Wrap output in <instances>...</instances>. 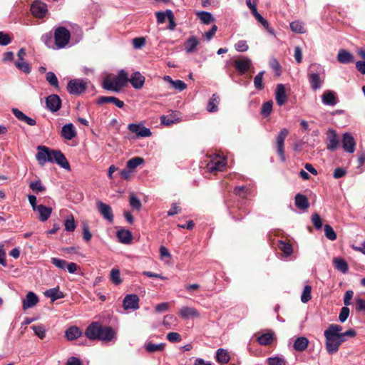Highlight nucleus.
<instances>
[{
    "label": "nucleus",
    "instance_id": "1",
    "mask_svg": "<svg viewBox=\"0 0 365 365\" xmlns=\"http://www.w3.org/2000/svg\"><path fill=\"white\" fill-rule=\"evenodd\" d=\"M342 327L339 324H331L324 330L325 346L329 354H334L339 351L340 346L346 341V337H354L356 331L350 329L342 332Z\"/></svg>",
    "mask_w": 365,
    "mask_h": 365
},
{
    "label": "nucleus",
    "instance_id": "2",
    "mask_svg": "<svg viewBox=\"0 0 365 365\" xmlns=\"http://www.w3.org/2000/svg\"><path fill=\"white\" fill-rule=\"evenodd\" d=\"M36 155V160L39 165H44L46 163H56L66 170H70V165L64 155L60 150H55L44 145L37 147Z\"/></svg>",
    "mask_w": 365,
    "mask_h": 365
},
{
    "label": "nucleus",
    "instance_id": "3",
    "mask_svg": "<svg viewBox=\"0 0 365 365\" xmlns=\"http://www.w3.org/2000/svg\"><path fill=\"white\" fill-rule=\"evenodd\" d=\"M85 336L91 340L109 342L116 339V331L110 327H103L99 322H93L86 328Z\"/></svg>",
    "mask_w": 365,
    "mask_h": 365
},
{
    "label": "nucleus",
    "instance_id": "4",
    "mask_svg": "<svg viewBox=\"0 0 365 365\" xmlns=\"http://www.w3.org/2000/svg\"><path fill=\"white\" fill-rule=\"evenodd\" d=\"M128 81L127 73L124 70H120L118 76L105 78L103 81V88L107 91L119 92Z\"/></svg>",
    "mask_w": 365,
    "mask_h": 365
},
{
    "label": "nucleus",
    "instance_id": "5",
    "mask_svg": "<svg viewBox=\"0 0 365 365\" xmlns=\"http://www.w3.org/2000/svg\"><path fill=\"white\" fill-rule=\"evenodd\" d=\"M71 38L70 31L63 26L56 29L54 32L55 45L56 48L61 49L66 47Z\"/></svg>",
    "mask_w": 365,
    "mask_h": 365
},
{
    "label": "nucleus",
    "instance_id": "6",
    "mask_svg": "<svg viewBox=\"0 0 365 365\" xmlns=\"http://www.w3.org/2000/svg\"><path fill=\"white\" fill-rule=\"evenodd\" d=\"M226 159L220 155H215L207 163L206 168L210 173L222 171L226 167Z\"/></svg>",
    "mask_w": 365,
    "mask_h": 365
},
{
    "label": "nucleus",
    "instance_id": "7",
    "mask_svg": "<svg viewBox=\"0 0 365 365\" xmlns=\"http://www.w3.org/2000/svg\"><path fill=\"white\" fill-rule=\"evenodd\" d=\"M289 135V130L287 128H282L276 138L277 152L282 162L286 160L284 153V140Z\"/></svg>",
    "mask_w": 365,
    "mask_h": 365
},
{
    "label": "nucleus",
    "instance_id": "8",
    "mask_svg": "<svg viewBox=\"0 0 365 365\" xmlns=\"http://www.w3.org/2000/svg\"><path fill=\"white\" fill-rule=\"evenodd\" d=\"M86 83L81 79L71 80L68 83V91L72 95H78L83 93L86 89Z\"/></svg>",
    "mask_w": 365,
    "mask_h": 365
},
{
    "label": "nucleus",
    "instance_id": "9",
    "mask_svg": "<svg viewBox=\"0 0 365 365\" xmlns=\"http://www.w3.org/2000/svg\"><path fill=\"white\" fill-rule=\"evenodd\" d=\"M233 65L239 74L245 73L252 65V61L247 56H241L233 61Z\"/></svg>",
    "mask_w": 365,
    "mask_h": 365
},
{
    "label": "nucleus",
    "instance_id": "10",
    "mask_svg": "<svg viewBox=\"0 0 365 365\" xmlns=\"http://www.w3.org/2000/svg\"><path fill=\"white\" fill-rule=\"evenodd\" d=\"M341 145L344 150L348 153H354L356 142L351 133H344L342 136Z\"/></svg>",
    "mask_w": 365,
    "mask_h": 365
},
{
    "label": "nucleus",
    "instance_id": "11",
    "mask_svg": "<svg viewBox=\"0 0 365 365\" xmlns=\"http://www.w3.org/2000/svg\"><path fill=\"white\" fill-rule=\"evenodd\" d=\"M96 207L99 213L102 217L108 220L110 223L113 222V213L112 208L108 204L103 202L102 201L98 200L96 202Z\"/></svg>",
    "mask_w": 365,
    "mask_h": 365
},
{
    "label": "nucleus",
    "instance_id": "12",
    "mask_svg": "<svg viewBox=\"0 0 365 365\" xmlns=\"http://www.w3.org/2000/svg\"><path fill=\"white\" fill-rule=\"evenodd\" d=\"M339 143L336 132L333 129H329L327 133V149L334 151L339 148Z\"/></svg>",
    "mask_w": 365,
    "mask_h": 365
},
{
    "label": "nucleus",
    "instance_id": "13",
    "mask_svg": "<svg viewBox=\"0 0 365 365\" xmlns=\"http://www.w3.org/2000/svg\"><path fill=\"white\" fill-rule=\"evenodd\" d=\"M128 129L133 133H135L137 137H150L152 133L149 128L143 126L142 123H130L128 126Z\"/></svg>",
    "mask_w": 365,
    "mask_h": 365
},
{
    "label": "nucleus",
    "instance_id": "14",
    "mask_svg": "<svg viewBox=\"0 0 365 365\" xmlns=\"http://www.w3.org/2000/svg\"><path fill=\"white\" fill-rule=\"evenodd\" d=\"M46 108L51 112L58 111L61 106V101L56 94H51L46 99Z\"/></svg>",
    "mask_w": 365,
    "mask_h": 365
},
{
    "label": "nucleus",
    "instance_id": "15",
    "mask_svg": "<svg viewBox=\"0 0 365 365\" xmlns=\"http://www.w3.org/2000/svg\"><path fill=\"white\" fill-rule=\"evenodd\" d=\"M139 298L136 294H127L123 302L125 310H135L139 308Z\"/></svg>",
    "mask_w": 365,
    "mask_h": 365
},
{
    "label": "nucleus",
    "instance_id": "16",
    "mask_svg": "<svg viewBox=\"0 0 365 365\" xmlns=\"http://www.w3.org/2000/svg\"><path fill=\"white\" fill-rule=\"evenodd\" d=\"M31 11L36 17L42 18L47 12V6L40 1H35L31 5Z\"/></svg>",
    "mask_w": 365,
    "mask_h": 365
},
{
    "label": "nucleus",
    "instance_id": "17",
    "mask_svg": "<svg viewBox=\"0 0 365 365\" xmlns=\"http://www.w3.org/2000/svg\"><path fill=\"white\" fill-rule=\"evenodd\" d=\"M309 82L310 86L313 91L319 89L324 83V79L319 76V74L317 72L310 71L308 73Z\"/></svg>",
    "mask_w": 365,
    "mask_h": 365
},
{
    "label": "nucleus",
    "instance_id": "18",
    "mask_svg": "<svg viewBox=\"0 0 365 365\" xmlns=\"http://www.w3.org/2000/svg\"><path fill=\"white\" fill-rule=\"evenodd\" d=\"M288 99L284 84H278L275 90V100L278 106L284 105Z\"/></svg>",
    "mask_w": 365,
    "mask_h": 365
},
{
    "label": "nucleus",
    "instance_id": "19",
    "mask_svg": "<svg viewBox=\"0 0 365 365\" xmlns=\"http://www.w3.org/2000/svg\"><path fill=\"white\" fill-rule=\"evenodd\" d=\"M39 302L38 296L33 292H29L22 302V307L24 310L32 308Z\"/></svg>",
    "mask_w": 365,
    "mask_h": 365
},
{
    "label": "nucleus",
    "instance_id": "20",
    "mask_svg": "<svg viewBox=\"0 0 365 365\" xmlns=\"http://www.w3.org/2000/svg\"><path fill=\"white\" fill-rule=\"evenodd\" d=\"M61 136L66 140H72L76 135V130L73 123L64 125L61 129Z\"/></svg>",
    "mask_w": 365,
    "mask_h": 365
},
{
    "label": "nucleus",
    "instance_id": "21",
    "mask_svg": "<svg viewBox=\"0 0 365 365\" xmlns=\"http://www.w3.org/2000/svg\"><path fill=\"white\" fill-rule=\"evenodd\" d=\"M113 103L115 106L119 108H122L124 106V102L114 96H100L97 100L98 105L104 103Z\"/></svg>",
    "mask_w": 365,
    "mask_h": 365
},
{
    "label": "nucleus",
    "instance_id": "22",
    "mask_svg": "<svg viewBox=\"0 0 365 365\" xmlns=\"http://www.w3.org/2000/svg\"><path fill=\"white\" fill-rule=\"evenodd\" d=\"M132 86L135 89L141 88L145 83V77L138 71L134 72L128 79Z\"/></svg>",
    "mask_w": 365,
    "mask_h": 365
},
{
    "label": "nucleus",
    "instance_id": "23",
    "mask_svg": "<svg viewBox=\"0 0 365 365\" xmlns=\"http://www.w3.org/2000/svg\"><path fill=\"white\" fill-rule=\"evenodd\" d=\"M322 101L324 105L329 106H334L338 102V99L332 91H325L322 96Z\"/></svg>",
    "mask_w": 365,
    "mask_h": 365
},
{
    "label": "nucleus",
    "instance_id": "24",
    "mask_svg": "<svg viewBox=\"0 0 365 365\" xmlns=\"http://www.w3.org/2000/svg\"><path fill=\"white\" fill-rule=\"evenodd\" d=\"M34 212L38 213V218L40 221L45 222L50 217L52 209L43 205H39Z\"/></svg>",
    "mask_w": 365,
    "mask_h": 365
},
{
    "label": "nucleus",
    "instance_id": "25",
    "mask_svg": "<svg viewBox=\"0 0 365 365\" xmlns=\"http://www.w3.org/2000/svg\"><path fill=\"white\" fill-rule=\"evenodd\" d=\"M12 113L14 116L20 121L24 122L26 124L34 126L36 124V121L35 119H33L26 114H24L22 111L19 110L18 108H12Z\"/></svg>",
    "mask_w": 365,
    "mask_h": 365
},
{
    "label": "nucleus",
    "instance_id": "26",
    "mask_svg": "<svg viewBox=\"0 0 365 365\" xmlns=\"http://www.w3.org/2000/svg\"><path fill=\"white\" fill-rule=\"evenodd\" d=\"M179 315L182 318L187 319L190 318L199 317L200 314L199 312L193 307H182L179 312Z\"/></svg>",
    "mask_w": 365,
    "mask_h": 365
},
{
    "label": "nucleus",
    "instance_id": "27",
    "mask_svg": "<svg viewBox=\"0 0 365 365\" xmlns=\"http://www.w3.org/2000/svg\"><path fill=\"white\" fill-rule=\"evenodd\" d=\"M163 80L170 84V87L178 91H182L187 88L186 83L181 80L174 81L170 76H165Z\"/></svg>",
    "mask_w": 365,
    "mask_h": 365
},
{
    "label": "nucleus",
    "instance_id": "28",
    "mask_svg": "<svg viewBox=\"0 0 365 365\" xmlns=\"http://www.w3.org/2000/svg\"><path fill=\"white\" fill-rule=\"evenodd\" d=\"M274 339V333L269 330L267 333L262 334L257 337V342L262 346L271 344Z\"/></svg>",
    "mask_w": 365,
    "mask_h": 365
},
{
    "label": "nucleus",
    "instance_id": "29",
    "mask_svg": "<svg viewBox=\"0 0 365 365\" xmlns=\"http://www.w3.org/2000/svg\"><path fill=\"white\" fill-rule=\"evenodd\" d=\"M199 43L200 41L198 38L195 36H192L185 42V50L188 53H193L196 51V48Z\"/></svg>",
    "mask_w": 365,
    "mask_h": 365
},
{
    "label": "nucleus",
    "instance_id": "30",
    "mask_svg": "<svg viewBox=\"0 0 365 365\" xmlns=\"http://www.w3.org/2000/svg\"><path fill=\"white\" fill-rule=\"evenodd\" d=\"M337 60L341 63H349L353 62L354 58L350 52L344 49H341L337 54Z\"/></svg>",
    "mask_w": 365,
    "mask_h": 365
},
{
    "label": "nucleus",
    "instance_id": "31",
    "mask_svg": "<svg viewBox=\"0 0 365 365\" xmlns=\"http://www.w3.org/2000/svg\"><path fill=\"white\" fill-rule=\"evenodd\" d=\"M82 334L81 330L76 326H72L66 329L65 332L66 337L68 340L72 341L74 340Z\"/></svg>",
    "mask_w": 365,
    "mask_h": 365
},
{
    "label": "nucleus",
    "instance_id": "32",
    "mask_svg": "<svg viewBox=\"0 0 365 365\" xmlns=\"http://www.w3.org/2000/svg\"><path fill=\"white\" fill-rule=\"evenodd\" d=\"M308 344V339L305 336H300L295 339L293 346L296 351H303L307 348Z\"/></svg>",
    "mask_w": 365,
    "mask_h": 365
},
{
    "label": "nucleus",
    "instance_id": "33",
    "mask_svg": "<svg viewBox=\"0 0 365 365\" xmlns=\"http://www.w3.org/2000/svg\"><path fill=\"white\" fill-rule=\"evenodd\" d=\"M44 294L50 298L52 302L64 297L63 293L59 290L58 287L49 289L45 292Z\"/></svg>",
    "mask_w": 365,
    "mask_h": 365
},
{
    "label": "nucleus",
    "instance_id": "34",
    "mask_svg": "<svg viewBox=\"0 0 365 365\" xmlns=\"http://www.w3.org/2000/svg\"><path fill=\"white\" fill-rule=\"evenodd\" d=\"M230 356L229 352L224 349H218L216 352V360L218 363L225 364L229 362Z\"/></svg>",
    "mask_w": 365,
    "mask_h": 365
},
{
    "label": "nucleus",
    "instance_id": "35",
    "mask_svg": "<svg viewBox=\"0 0 365 365\" xmlns=\"http://www.w3.org/2000/svg\"><path fill=\"white\" fill-rule=\"evenodd\" d=\"M196 16L203 24L207 25L215 21L212 14L208 11H197Z\"/></svg>",
    "mask_w": 365,
    "mask_h": 365
},
{
    "label": "nucleus",
    "instance_id": "36",
    "mask_svg": "<svg viewBox=\"0 0 365 365\" xmlns=\"http://www.w3.org/2000/svg\"><path fill=\"white\" fill-rule=\"evenodd\" d=\"M333 264L335 269L344 274L346 273L349 270V267L346 262L341 257L334 258Z\"/></svg>",
    "mask_w": 365,
    "mask_h": 365
},
{
    "label": "nucleus",
    "instance_id": "37",
    "mask_svg": "<svg viewBox=\"0 0 365 365\" xmlns=\"http://www.w3.org/2000/svg\"><path fill=\"white\" fill-rule=\"evenodd\" d=\"M119 241L124 244H128L132 240V235L130 232L125 230H120L117 232L116 235Z\"/></svg>",
    "mask_w": 365,
    "mask_h": 365
},
{
    "label": "nucleus",
    "instance_id": "38",
    "mask_svg": "<svg viewBox=\"0 0 365 365\" xmlns=\"http://www.w3.org/2000/svg\"><path fill=\"white\" fill-rule=\"evenodd\" d=\"M295 204L298 208L302 210H307L309 205L306 196L301 194H297L295 196Z\"/></svg>",
    "mask_w": 365,
    "mask_h": 365
},
{
    "label": "nucleus",
    "instance_id": "39",
    "mask_svg": "<svg viewBox=\"0 0 365 365\" xmlns=\"http://www.w3.org/2000/svg\"><path fill=\"white\" fill-rule=\"evenodd\" d=\"M220 102L219 96L217 94H212L211 98L210 99L207 110L210 113L216 112L218 110V104Z\"/></svg>",
    "mask_w": 365,
    "mask_h": 365
},
{
    "label": "nucleus",
    "instance_id": "40",
    "mask_svg": "<svg viewBox=\"0 0 365 365\" xmlns=\"http://www.w3.org/2000/svg\"><path fill=\"white\" fill-rule=\"evenodd\" d=\"M268 365H287V361L283 356L276 355L267 359Z\"/></svg>",
    "mask_w": 365,
    "mask_h": 365
},
{
    "label": "nucleus",
    "instance_id": "41",
    "mask_svg": "<svg viewBox=\"0 0 365 365\" xmlns=\"http://www.w3.org/2000/svg\"><path fill=\"white\" fill-rule=\"evenodd\" d=\"M165 347V343L160 344H153L151 342H148L145 345V350L149 353H154L156 351H162L164 350Z\"/></svg>",
    "mask_w": 365,
    "mask_h": 365
},
{
    "label": "nucleus",
    "instance_id": "42",
    "mask_svg": "<svg viewBox=\"0 0 365 365\" xmlns=\"http://www.w3.org/2000/svg\"><path fill=\"white\" fill-rule=\"evenodd\" d=\"M46 80L50 86L53 87L56 90H59L58 80L53 72L48 71L46 73Z\"/></svg>",
    "mask_w": 365,
    "mask_h": 365
},
{
    "label": "nucleus",
    "instance_id": "43",
    "mask_svg": "<svg viewBox=\"0 0 365 365\" xmlns=\"http://www.w3.org/2000/svg\"><path fill=\"white\" fill-rule=\"evenodd\" d=\"M291 30L297 34H305L307 30L304 27V24L299 21H294L289 24Z\"/></svg>",
    "mask_w": 365,
    "mask_h": 365
},
{
    "label": "nucleus",
    "instance_id": "44",
    "mask_svg": "<svg viewBox=\"0 0 365 365\" xmlns=\"http://www.w3.org/2000/svg\"><path fill=\"white\" fill-rule=\"evenodd\" d=\"M143 162H144L143 158H142L140 157H135V158H133L130 159L127 162L126 168H127V169L133 171L138 166H139L141 164H143Z\"/></svg>",
    "mask_w": 365,
    "mask_h": 365
},
{
    "label": "nucleus",
    "instance_id": "45",
    "mask_svg": "<svg viewBox=\"0 0 365 365\" xmlns=\"http://www.w3.org/2000/svg\"><path fill=\"white\" fill-rule=\"evenodd\" d=\"M29 187L36 194L46 190L45 186L42 185V182L39 179L31 182L29 184Z\"/></svg>",
    "mask_w": 365,
    "mask_h": 365
},
{
    "label": "nucleus",
    "instance_id": "46",
    "mask_svg": "<svg viewBox=\"0 0 365 365\" xmlns=\"http://www.w3.org/2000/svg\"><path fill=\"white\" fill-rule=\"evenodd\" d=\"M272 106H273L272 101H268L262 104V108H261V115L264 118L268 117L270 115V113H272Z\"/></svg>",
    "mask_w": 365,
    "mask_h": 365
},
{
    "label": "nucleus",
    "instance_id": "47",
    "mask_svg": "<svg viewBox=\"0 0 365 365\" xmlns=\"http://www.w3.org/2000/svg\"><path fill=\"white\" fill-rule=\"evenodd\" d=\"M160 122L164 125H171L177 122H178V119L175 118V115H162L160 117Z\"/></svg>",
    "mask_w": 365,
    "mask_h": 365
},
{
    "label": "nucleus",
    "instance_id": "48",
    "mask_svg": "<svg viewBox=\"0 0 365 365\" xmlns=\"http://www.w3.org/2000/svg\"><path fill=\"white\" fill-rule=\"evenodd\" d=\"M110 278L111 282L115 285H119L122 282V279L120 276V271L118 269L114 268L111 269Z\"/></svg>",
    "mask_w": 365,
    "mask_h": 365
},
{
    "label": "nucleus",
    "instance_id": "49",
    "mask_svg": "<svg viewBox=\"0 0 365 365\" xmlns=\"http://www.w3.org/2000/svg\"><path fill=\"white\" fill-rule=\"evenodd\" d=\"M279 249L282 251L287 256H289L292 253V247L289 243L284 241H279L278 244Z\"/></svg>",
    "mask_w": 365,
    "mask_h": 365
},
{
    "label": "nucleus",
    "instance_id": "50",
    "mask_svg": "<svg viewBox=\"0 0 365 365\" xmlns=\"http://www.w3.org/2000/svg\"><path fill=\"white\" fill-rule=\"evenodd\" d=\"M312 287L309 285H306L304 287V290L302 292V294L301 295V301L303 303L308 302L311 298H312Z\"/></svg>",
    "mask_w": 365,
    "mask_h": 365
},
{
    "label": "nucleus",
    "instance_id": "51",
    "mask_svg": "<svg viewBox=\"0 0 365 365\" xmlns=\"http://www.w3.org/2000/svg\"><path fill=\"white\" fill-rule=\"evenodd\" d=\"M65 230L68 232H73L76 227V225L73 215L69 216L64 222Z\"/></svg>",
    "mask_w": 365,
    "mask_h": 365
},
{
    "label": "nucleus",
    "instance_id": "52",
    "mask_svg": "<svg viewBox=\"0 0 365 365\" xmlns=\"http://www.w3.org/2000/svg\"><path fill=\"white\" fill-rule=\"evenodd\" d=\"M264 73V71H260L255 76L254 78V85L257 90H262L264 88L262 82Z\"/></svg>",
    "mask_w": 365,
    "mask_h": 365
},
{
    "label": "nucleus",
    "instance_id": "53",
    "mask_svg": "<svg viewBox=\"0 0 365 365\" xmlns=\"http://www.w3.org/2000/svg\"><path fill=\"white\" fill-rule=\"evenodd\" d=\"M324 230L325 236L327 239L331 241H334L336 239V234L330 225H325L324 227Z\"/></svg>",
    "mask_w": 365,
    "mask_h": 365
},
{
    "label": "nucleus",
    "instance_id": "54",
    "mask_svg": "<svg viewBox=\"0 0 365 365\" xmlns=\"http://www.w3.org/2000/svg\"><path fill=\"white\" fill-rule=\"evenodd\" d=\"M16 66L21 71L25 73H29L31 72V66L30 65L23 61H16L15 62Z\"/></svg>",
    "mask_w": 365,
    "mask_h": 365
},
{
    "label": "nucleus",
    "instance_id": "55",
    "mask_svg": "<svg viewBox=\"0 0 365 365\" xmlns=\"http://www.w3.org/2000/svg\"><path fill=\"white\" fill-rule=\"evenodd\" d=\"M31 329L38 338L42 339L46 336V330L43 325H34L31 327Z\"/></svg>",
    "mask_w": 365,
    "mask_h": 365
},
{
    "label": "nucleus",
    "instance_id": "56",
    "mask_svg": "<svg viewBox=\"0 0 365 365\" xmlns=\"http://www.w3.org/2000/svg\"><path fill=\"white\" fill-rule=\"evenodd\" d=\"M257 21H259L262 26L272 35H274V29L269 27L268 21L262 17V15L256 18Z\"/></svg>",
    "mask_w": 365,
    "mask_h": 365
},
{
    "label": "nucleus",
    "instance_id": "57",
    "mask_svg": "<svg viewBox=\"0 0 365 365\" xmlns=\"http://www.w3.org/2000/svg\"><path fill=\"white\" fill-rule=\"evenodd\" d=\"M51 263L56 267L65 270L67 264V262L64 259H58L56 257L51 258Z\"/></svg>",
    "mask_w": 365,
    "mask_h": 365
},
{
    "label": "nucleus",
    "instance_id": "58",
    "mask_svg": "<svg viewBox=\"0 0 365 365\" xmlns=\"http://www.w3.org/2000/svg\"><path fill=\"white\" fill-rule=\"evenodd\" d=\"M235 48L238 52H245L248 50L249 46H248L246 41L241 40V41H237L235 44Z\"/></svg>",
    "mask_w": 365,
    "mask_h": 365
},
{
    "label": "nucleus",
    "instance_id": "59",
    "mask_svg": "<svg viewBox=\"0 0 365 365\" xmlns=\"http://www.w3.org/2000/svg\"><path fill=\"white\" fill-rule=\"evenodd\" d=\"M130 205L133 208L139 210L142 205L140 200L135 195H131L130 197Z\"/></svg>",
    "mask_w": 365,
    "mask_h": 365
},
{
    "label": "nucleus",
    "instance_id": "60",
    "mask_svg": "<svg viewBox=\"0 0 365 365\" xmlns=\"http://www.w3.org/2000/svg\"><path fill=\"white\" fill-rule=\"evenodd\" d=\"M312 222L317 229H321L322 227V221L319 214L314 213L312 217Z\"/></svg>",
    "mask_w": 365,
    "mask_h": 365
},
{
    "label": "nucleus",
    "instance_id": "61",
    "mask_svg": "<svg viewBox=\"0 0 365 365\" xmlns=\"http://www.w3.org/2000/svg\"><path fill=\"white\" fill-rule=\"evenodd\" d=\"M349 312H350V311L348 307H342L341 309V312L339 313V321L341 322H344L347 319V318L349 315Z\"/></svg>",
    "mask_w": 365,
    "mask_h": 365
},
{
    "label": "nucleus",
    "instance_id": "62",
    "mask_svg": "<svg viewBox=\"0 0 365 365\" xmlns=\"http://www.w3.org/2000/svg\"><path fill=\"white\" fill-rule=\"evenodd\" d=\"M11 41V39L8 34H4L2 31H0V45L6 46L9 44Z\"/></svg>",
    "mask_w": 365,
    "mask_h": 365
},
{
    "label": "nucleus",
    "instance_id": "63",
    "mask_svg": "<svg viewBox=\"0 0 365 365\" xmlns=\"http://www.w3.org/2000/svg\"><path fill=\"white\" fill-rule=\"evenodd\" d=\"M167 339L170 342H178L181 340V336L177 332H170L167 334Z\"/></svg>",
    "mask_w": 365,
    "mask_h": 365
},
{
    "label": "nucleus",
    "instance_id": "64",
    "mask_svg": "<svg viewBox=\"0 0 365 365\" xmlns=\"http://www.w3.org/2000/svg\"><path fill=\"white\" fill-rule=\"evenodd\" d=\"M234 192L235 195L244 197L247 192V188L245 186H237L235 187Z\"/></svg>",
    "mask_w": 365,
    "mask_h": 365
}]
</instances>
